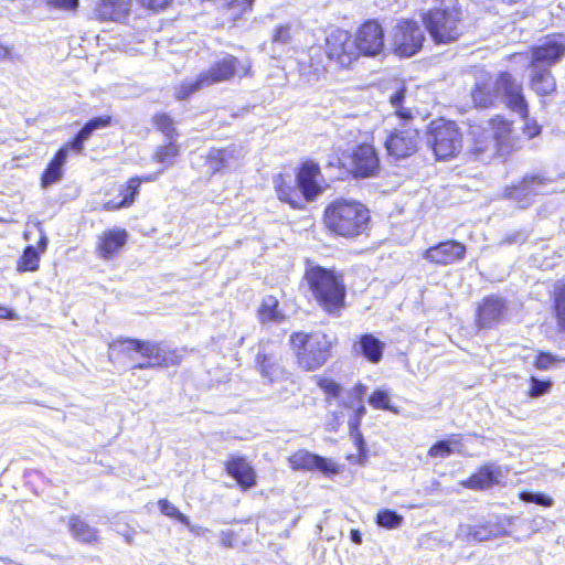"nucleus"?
I'll list each match as a JSON object with an SVG mask.
<instances>
[{
    "label": "nucleus",
    "instance_id": "obj_59",
    "mask_svg": "<svg viewBox=\"0 0 565 565\" xmlns=\"http://www.w3.org/2000/svg\"><path fill=\"white\" fill-rule=\"evenodd\" d=\"M235 541V534L232 531L222 532L220 542L224 547H232Z\"/></svg>",
    "mask_w": 565,
    "mask_h": 565
},
{
    "label": "nucleus",
    "instance_id": "obj_49",
    "mask_svg": "<svg viewBox=\"0 0 565 565\" xmlns=\"http://www.w3.org/2000/svg\"><path fill=\"white\" fill-rule=\"evenodd\" d=\"M292 41V25L285 23L275 26L271 34V42L278 44H288Z\"/></svg>",
    "mask_w": 565,
    "mask_h": 565
},
{
    "label": "nucleus",
    "instance_id": "obj_28",
    "mask_svg": "<svg viewBox=\"0 0 565 565\" xmlns=\"http://www.w3.org/2000/svg\"><path fill=\"white\" fill-rule=\"evenodd\" d=\"M68 151L62 146L55 151L49 163L41 172L40 183L42 188H47L60 181L64 173V164L66 163Z\"/></svg>",
    "mask_w": 565,
    "mask_h": 565
},
{
    "label": "nucleus",
    "instance_id": "obj_1",
    "mask_svg": "<svg viewBox=\"0 0 565 565\" xmlns=\"http://www.w3.org/2000/svg\"><path fill=\"white\" fill-rule=\"evenodd\" d=\"M321 225L328 236L349 242L369 237L372 212L365 203L353 198H335L322 210Z\"/></svg>",
    "mask_w": 565,
    "mask_h": 565
},
{
    "label": "nucleus",
    "instance_id": "obj_41",
    "mask_svg": "<svg viewBox=\"0 0 565 565\" xmlns=\"http://www.w3.org/2000/svg\"><path fill=\"white\" fill-rule=\"evenodd\" d=\"M255 365L263 377L273 381L278 369V362L273 354L259 351L255 358Z\"/></svg>",
    "mask_w": 565,
    "mask_h": 565
},
{
    "label": "nucleus",
    "instance_id": "obj_23",
    "mask_svg": "<svg viewBox=\"0 0 565 565\" xmlns=\"http://www.w3.org/2000/svg\"><path fill=\"white\" fill-rule=\"evenodd\" d=\"M502 472L494 463L479 466L469 477L461 480L459 484L468 490L484 491L501 483Z\"/></svg>",
    "mask_w": 565,
    "mask_h": 565
},
{
    "label": "nucleus",
    "instance_id": "obj_7",
    "mask_svg": "<svg viewBox=\"0 0 565 565\" xmlns=\"http://www.w3.org/2000/svg\"><path fill=\"white\" fill-rule=\"evenodd\" d=\"M427 147L436 161H450L463 150V134L459 125L445 117L431 119L425 129Z\"/></svg>",
    "mask_w": 565,
    "mask_h": 565
},
{
    "label": "nucleus",
    "instance_id": "obj_27",
    "mask_svg": "<svg viewBox=\"0 0 565 565\" xmlns=\"http://www.w3.org/2000/svg\"><path fill=\"white\" fill-rule=\"evenodd\" d=\"M132 0H97L95 15L98 21H118L130 12Z\"/></svg>",
    "mask_w": 565,
    "mask_h": 565
},
{
    "label": "nucleus",
    "instance_id": "obj_17",
    "mask_svg": "<svg viewBox=\"0 0 565 565\" xmlns=\"http://www.w3.org/2000/svg\"><path fill=\"white\" fill-rule=\"evenodd\" d=\"M488 129L490 138L493 141L494 153L497 156H507L516 149L513 129V121L503 115L497 114L489 118Z\"/></svg>",
    "mask_w": 565,
    "mask_h": 565
},
{
    "label": "nucleus",
    "instance_id": "obj_24",
    "mask_svg": "<svg viewBox=\"0 0 565 565\" xmlns=\"http://www.w3.org/2000/svg\"><path fill=\"white\" fill-rule=\"evenodd\" d=\"M114 119L110 115L96 116L88 119L83 127L65 143L62 145L68 152L82 154L85 142L92 137L95 130L105 129L111 126Z\"/></svg>",
    "mask_w": 565,
    "mask_h": 565
},
{
    "label": "nucleus",
    "instance_id": "obj_34",
    "mask_svg": "<svg viewBox=\"0 0 565 565\" xmlns=\"http://www.w3.org/2000/svg\"><path fill=\"white\" fill-rule=\"evenodd\" d=\"M256 315L260 323L281 322L285 319L279 299L274 295H267L262 298Z\"/></svg>",
    "mask_w": 565,
    "mask_h": 565
},
{
    "label": "nucleus",
    "instance_id": "obj_15",
    "mask_svg": "<svg viewBox=\"0 0 565 565\" xmlns=\"http://www.w3.org/2000/svg\"><path fill=\"white\" fill-rule=\"evenodd\" d=\"M466 256V244L454 238L437 242L422 253V257L428 264L439 267L459 264Z\"/></svg>",
    "mask_w": 565,
    "mask_h": 565
},
{
    "label": "nucleus",
    "instance_id": "obj_16",
    "mask_svg": "<svg viewBox=\"0 0 565 565\" xmlns=\"http://www.w3.org/2000/svg\"><path fill=\"white\" fill-rule=\"evenodd\" d=\"M288 466L294 471H319L332 477L340 472V465L331 459L313 454L307 449H298L287 458Z\"/></svg>",
    "mask_w": 565,
    "mask_h": 565
},
{
    "label": "nucleus",
    "instance_id": "obj_32",
    "mask_svg": "<svg viewBox=\"0 0 565 565\" xmlns=\"http://www.w3.org/2000/svg\"><path fill=\"white\" fill-rule=\"evenodd\" d=\"M46 248V237L42 236L38 242V247L28 245L17 260L18 273L36 271L40 267L41 253Z\"/></svg>",
    "mask_w": 565,
    "mask_h": 565
},
{
    "label": "nucleus",
    "instance_id": "obj_47",
    "mask_svg": "<svg viewBox=\"0 0 565 565\" xmlns=\"http://www.w3.org/2000/svg\"><path fill=\"white\" fill-rule=\"evenodd\" d=\"M529 382L530 387L526 395L531 398H536L546 394L552 387V382L550 380H539L537 377L531 376Z\"/></svg>",
    "mask_w": 565,
    "mask_h": 565
},
{
    "label": "nucleus",
    "instance_id": "obj_50",
    "mask_svg": "<svg viewBox=\"0 0 565 565\" xmlns=\"http://www.w3.org/2000/svg\"><path fill=\"white\" fill-rule=\"evenodd\" d=\"M558 362V359L548 351H539L534 358L533 365L536 370L545 371Z\"/></svg>",
    "mask_w": 565,
    "mask_h": 565
},
{
    "label": "nucleus",
    "instance_id": "obj_35",
    "mask_svg": "<svg viewBox=\"0 0 565 565\" xmlns=\"http://www.w3.org/2000/svg\"><path fill=\"white\" fill-rule=\"evenodd\" d=\"M551 312L557 331L565 333V281L558 282L551 297Z\"/></svg>",
    "mask_w": 565,
    "mask_h": 565
},
{
    "label": "nucleus",
    "instance_id": "obj_61",
    "mask_svg": "<svg viewBox=\"0 0 565 565\" xmlns=\"http://www.w3.org/2000/svg\"><path fill=\"white\" fill-rule=\"evenodd\" d=\"M12 57V47L0 41V60H9Z\"/></svg>",
    "mask_w": 565,
    "mask_h": 565
},
{
    "label": "nucleus",
    "instance_id": "obj_58",
    "mask_svg": "<svg viewBox=\"0 0 565 565\" xmlns=\"http://www.w3.org/2000/svg\"><path fill=\"white\" fill-rule=\"evenodd\" d=\"M130 179H134L136 188L139 191L142 183L156 181L157 174L149 173V174H145V175H134V177H130Z\"/></svg>",
    "mask_w": 565,
    "mask_h": 565
},
{
    "label": "nucleus",
    "instance_id": "obj_42",
    "mask_svg": "<svg viewBox=\"0 0 565 565\" xmlns=\"http://www.w3.org/2000/svg\"><path fill=\"white\" fill-rule=\"evenodd\" d=\"M140 342V339L120 337L114 339L108 348L117 355L127 356L139 352Z\"/></svg>",
    "mask_w": 565,
    "mask_h": 565
},
{
    "label": "nucleus",
    "instance_id": "obj_45",
    "mask_svg": "<svg viewBox=\"0 0 565 565\" xmlns=\"http://www.w3.org/2000/svg\"><path fill=\"white\" fill-rule=\"evenodd\" d=\"M403 522V516L391 509H382L376 514V524L384 529H396Z\"/></svg>",
    "mask_w": 565,
    "mask_h": 565
},
{
    "label": "nucleus",
    "instance_id": "obj_43",
    "mask_svg": "<svg viewBox=\"0 0 565 565\" xmlns=\"http://www.w3.org/2000/svg\"><path fill=\"white\" fill-rule=\"evenodd\" d=\"M316 384L323 392L327 402L339 398L343 391L340 383L327 376H318L316 379Z\"/></svg>",
    "mask_w": 565,
    "mask_h": 565
},
{
    "label": "nucleus",
    "instance_id": "obj_57",
    "mask_svg": "<svg viewBox=\"0 0 565 565\" xmlns=\"http://www.w3.org/2000/svg\"><path fill=\"white\" fill-rule=\"evenodd\" d=\"M488 140L487 137H482L481 139H476L473 141L471 151L476 154L483 153L488 150Z\"/></svg>",
    "mask_w": 565,
    "mask_h": 565
},
{
    "label": "nucleus",
    "instance_id": "obj_48",
    "mask_svg": "<svg viewBox=\"0 0 565 565\" xmlns=\"http://www.w3.org/2000/svg\"><path fill=\"white\" fill-rule=\"evenodd\" d=\"M519 498L523 502L535 503L544 508H550L554 503L553 498L544 493H531L527 491H521L519 493Z\"/></svg>",
    "mask_w": 565,
    "mask_h": 565
},
{
    "label": "nucleus",
    "instance_id": "obj_5",
    "mask_svg": "<svg viewBox=\"0 0 565 565\" xmlns=\"http://www.w3.org/2000/svg\"><path fill=\"white\" fill-rule=\"evenodd\" d=\"M327 162L328 168L337 169L343 180L375 178L382 170V159L373 135L348 150L332 152Z\"/></svg>",
    "mask_w": 565,
    "mask_h": 565
},
{
    "label": "nucleus",
    "instance_id": "obj_11",
    "mask_svg": "<svg viewBox=\"0 0 565 565\" xmlns=\"http://www.w3.org/2000/svg\"><path fill=\"white\" fill-rule=\"evenodd\" d=\"M189 353L186 347L167 349L162 342L141 340L138 354L145 359L134 369H167L171 366H180L185 355Z\"/></svg>",
    "mask_w": 565,
    "mask_h": 565
},
{
    "label": "nucleus",
    "instance_id": "obj_46",
    "mask_svg": "<svg viewBox=\"0 0 565 565\" xmlns=\"http://www.w3.org/2000/svg\"><path fill=\"white\" fill-rule=\"evenodd\" d=\"M473 103L483 108L494 106V99L491 90L484 84H477L472 89Z\"/></svg>",
    "mask_w": 565,
    "mask_h": 565
},
{
    "label": "nucleus",
    "instance_id": "obj_4",
    "mask_svg": "<svg viewBox=\"0 0 565 565\" xmlns=\"http://www.w3.org/2000/svg\"><path fill=\"white\" fill-rule=\"evenodd\" d=\"M435 6L424 10L419 18L431 42L449 45L459 41L467 32L466 12L458 0H434Z\"/></svg>",
    "mask_w": 565,
    "mask_h": 565
},
{
    "label": "nucleus",
    "instance_id": "obj_44",
    "mask_svg": "<svg viewBox=\"0 0 565 565\" xmlns=\"http://www.w3.org/2000/svg\"><path fill=\"white\" fill-rule=\"evenodd\" d=\"M158 508L162 515L172 519L174 521H178L179 523L189 526L190 520L189 518L183 514L173 503H171L168 499L161 498L157 502Z\"/></svg>",
    "mask_w": 565,
    "mask_h": 565
},
{
    "label": "nucleus",
    "instance_id": "obj_51",
    "mask_svg": "<svg viewBox=\"0 0 565 565\" xmlns=\"http://www.w3.org/2000/svg\"><path fill=\"white\" fill-rule=\"evenodd\" d=\"M44 3L51 9L74 12L79 6V0H44Z\"/></svg>",
    "mask_w": 565,
    "mask_h": 565
},
{
    "label": "nucleus",
    "instance_id": "obj_64",
    "mask_svg": "<svg viewBox=\"0 0 565 565\" xmlns=\"http://www.w3.org/2000/svg\"><path fill=\"white\" fill-rule=\"evenodd\" d=\"M124 537H125V540H126V542H127V543H132V541H134V540H132V535L125 534V535H124Z\"/></svg>",
    "mask_w": 565,
    "mask_h": 565
},
{
    "label": "nucleus",
    "instance_id": "obj_18",
    "mask_svg": "<svg viewBox=\"0 0 565 565\" xmlns=\"http://www.w3.org/2000/svg\"><path fill=\"white\" fill-rule=\"evenodd\" d=\"M247 68L242 65L241 60L233 55L226 54L220 60L214 61L205 71L201 72L205 84L209 86L232 81L236 76L247 74Z\"/></svg>",
    "mask_w": 565,
    "mask_h": 565
},
{
    "label": "nucleus",
    "instance_id": "obj_6",
    "mask_svg": "<svg viewBox=\"0 0 565 565\" xmlns=\"http://www.w3.org/2000/svg\"><path fill=\"white\" fill-rule=\"evenodd\" d=\"M337 344V337L323 330H299L289 335L295 364L307 373L324 366L333 356Z\"/></svg>",
    "mask_w": 565,
    "mask_h": 565
},
{
    "label": "nucleus",
    "instance_id": "obj_52",
    "mask_svg": "<svg viewBox=\"0 0 565 565\" xmlns=\"http://www.w3.org/2000/svg\"><path fill=\"white\" fill-rule=\"evenodd\" d=\"M139 4L152 13H158L167 9L172 0H138Z\"/></svg>",
    "mask_w": 565,
    "mask_h": 565
},
{
    "label": "nucleus",
    "instance_id": "obj_29",
    "mask_svg": "<svg viewBox=\"0 0 565 565\" xmlns=\"http://www.w3.org/2000/svg\"><path fill=\"white\" fill-rule=\"evenodd\" d=\"M535 70L530 77V87L540 97L541 103L545 105L544 99L556 93V81L550 68Z\"/></svg>",
    "mask_w": 565,
    "mask_h": 565
},
{
    "label": "nucleus",
    "instance_id": "obj_21",
    "mask_svg": "<svg viewBox=\"0 0 565 565\" xmlns=\"http://www.w3.org/2000/svg\"><path fill=\"white\" fill-rule=\"evenodd\" d=\"M224 471L236 481L241 491L257 484V473L249 460L242 455H232L224 461Z\"/></svg>",
    "mask_w": 565,
    "mask_h": 565
},
{
    "label": "nucleus",
    "instance_id": "obj_13",
    "mask_svg": "<svg viewBox=\"0 0 565 565\" xmlns=\"http://www.w3.org/2000/svg\"><path fill=\"white\" fill-rule=\"evenodd\" d=\"M529 66L550 68L565 56V35L559 32L546 34L539 44L530 46Z\"/></svg>",
    "mask_w": 565,
    "mask_h": 565
},
{
    "label": "nucleus",
    "instance_id": "obj_60",
    "mask_svg": "<svg viewBox=\"0 0 565 565\" xmlns=\"http://www.w3.org/2000/svg\"><path fill=\"white\" fill-rule=\"evenodd\" d=\"M0 319L14 320L17 319V315L12 309L0 305Z\"/></svg>",
    "mask_w": 565,
    "mask_h": 565
},
{
    "label": "nucleus",
    "instance_id": "obj_14",
    "mask_svg": "<svg viewBox=\"0 0 565 565\" xmlns=\"http://www.w3.org/2000/svg\"><path fill=\"white\" fill-rule=\"evenodd\" d=\"M495 90L504 98L505 106L522 119L530 116L529 103L523 93L522 84L508 71L498 73Z\"/></svg>",
    "mask_w": 565,
    "mask_h": 565
},
{
    "label": "nucleus",
    "instance_id": "obj_38",
    "mask_svg": "<svg viewBox=\"0 0 565 565\" xmlns=\"http://www.w3.org/2000/svg\"><path fill=\"white\" fill-rule=\"evenodd\" d=\"M151 122L154 129L162 134L167 139H175L179 137L175 122L168 113H154L151 117Z\"/></svg>",
    "mask_w": 565,
    "mask_h": 565
},
{
    "label": "nucleus",
    "instance_id": "obj_9",
    "mask_svg": "<svg viewBox=\"0 0 565 565\" xmlns=\"http://www.w3.org/2000/svg\"><path fill=\"white\" fill-rule=\"evenodd\" d=\"M384 148L388 157L404 160L415 156L422 148V131L412 121H402L386 136Z\"/></svg>",
    "mask_w": 565,
    "mask_h": 565
},
{
    "label": "nucleus",
    "instance_id": "obj_33",
    "mask_svg": "<svg viewBox=\"0 0 565 565\" xmlns=\"http://www.w3.org/2000/svg\"><path fill=\"white\" fill-rule=\"evenodd\" d=\"M463 435L451 434L446 439L434 443L427 450L429 458H447L452 454H460L463 448Z\"/></svg>",
    "mask_w": 565,
    "mask_h": 565
},
{
    "label": "nucleus",
    "instance_id": "obj_19",
    "mask_svg": "<svg viewBox=\"0 0 565 565\" xmlns=\"http://www.w3.org/2000/svg\"><path fill=\"white\" fill-rule=\"evenodd\" d=\"M507 311V301L498 295L483 297L477 305L475 326L478 329H491L502 321Z\"/></svg>",
    "mask_w": 565,
    "mask_h": 565
},
{
    "label": "nucleus",
    "instance_id": "obj_8",
    "mask_svg": "<svg viewBox=\"0 0 565 565\" xmlns=\"http://www.w3.org/2000/svg\"><path fill=\"white\" fill-rule=\"evenodd\" d=\"M355 44L351 31L332 28L326 32L321 49L329 64L335 70L352 71L361 58Z\"/></svg>",
    "mask_w": 565,
    "mask_h": 565
},
{
    "label": "nucleus",
    "instance_id": "obj_40",
    "mask_svg": "<svg viewBox=\"0 0 565 565\" xmlns=\"http://www.w3.org/2000/svg\"><path fill=\"white\" fill-rule=\"evenodd\" d=\"M367 402L374 409L387 411L395 415L401 412L399 407L392 403L391 394L385 390H374L370 394Z\"/></svg>",
    "mask_w": 565,
    "mask_h": 565
},
{
    "label": "nucleus",
    "instance_id": "obj_53",
    "mask_svg": "<svg viewBox=\"0 0 565 565\" xmlns=\"http://www.w3.org/2000/svg\"><path fill=\"white\" fill-rule=\"evenodd\" d=\"M255 0H228L225 3L227 9L237 10L239 14L249 11Z\"/></svg>",
    "mask_w": 565,
    "mask_h": 565
},
{
    "label": "nucleus",
    "instance_id": "obj_12",
    "mask_svg": "<svg viewBox=\"0 0 565 565\" xmlns=\"http://www.w3.org/2000/svg\"><path fill=\"white\" fill-rule=\"evenodd\" d=\"M352 34L361 57H376L384 53L386 32L379 19L364 20Z\"/></svg>",
    "mask_w": 565,
    "mask_h": 565
},
{
    "label": "nucleus",
    "instance_id": "obj_20",
    "mask_svg": "<svg viewBox=\"0 0 565 565\" xmlns=\"http://www.w3.org/2000/svg\"><path fill=\"white\" fill-rule=\"evenodd\" d=\"M129 234L124 227H111L97 235L95 244V254L103 260H113L116 258L126 244Z\"/></svg>",
    "mask_w": 565,
    "mask_h": 565
},
{
    "label": "nucleus",
    "instance_id": "obj_55",
    "mask_svg": "<svg viewBox=\"0 0 565 565\" xmlns=\"http://www.w3.org/2000/svg\"><path fill=\"white\" fill-rule=\"evenodd\" d=\"M366 414V408L363 404H360L358 407H355L353 415L350 417L348 422V427H360L362 423V418Z\"/></svg>",
    "mask_w": 565,
    "mask_h": 565
},
{
    "label": "nucleus",
    "instance_id": "obj_36",
    "mask_svg": "<svg viewBox=\"0 0 565 565\" xmlns=\"http://www.w3.org/2000/svg\"><path fill=\"white\" fill-rule=\"evenodd\" d=\"M180 156V145L175 139H168V141L154 148L151 160L156 163L163 164L164 167H171Z\"/></svg>",
    "mask_w": 565,
    "mask_h": 565
},
{
    "label": "nucleus",
    "instance_id": "obj_31",
    "mask_svg": "<svg viewBox=\"0 0 565 565\" xmlns=\"http://www.w3.org/2000/svg\"><path fill=\"white\" fill-rule=\"evenodd\" d=\"M139 191L136 188L134 179H128L118 189L119 200H108L102 204V210L107 212H115L121 209H128L132 206L138 196Z\"/></svg>",
    "mask_w": 565,
    "mask_h": 565
},
{
    "label": "nucleus",
    "instance_id": "obj_62",
    "mask_svg": "<svg viewBox=\"0 0 565 565\" xmlns=\"http://www.w3.org/2000/svg\"><path fill=\"white\" fill-rule=\"evenodd\" d=\"M331 422L329 423L330 430H337L342 424V417L337 412L331 413Z\"/></svg>",
    "mask_w": 565,
    "mask_h": 565
},
{
    "label": "nucleus",
    "instance_id": "obj_26",
    "mask_svg": "<svg viewBox=\"0 0 565 565\" xmlns=\"http://www.w3.org/2000/svg\"><path fill=\"white\" fill-rule=\"evenodd\" d=\"M67 529L72 537L81 544L95 546L100 542L99 531L79 514L68 516Z\"/></svg>",
    "mask_w": 565,
    "mask_h": 565
},
{
    "label": "nucleus",
    "instance_id": "obj_39",
    "mask_svg": "<svg viewBox=\"0 0 565 565\" xmlns=\"http://www.w3.org/2000/svg\"><path fill=\"white\" fill-rule=\"evenodd\" d=\"M209 86L205 84L203 75L200 73L195 79L182 81L174 89V98L179 102L188 100L198 90Z\"/></svg>",
    "mask_w": 565,
    "mask_h": 565
},
{
    "label": "nucleus",
    "instance_id": "obj_2",
    "mask_svg": "<svg viewBox=\"0 0 565 565\" xmlns=\"http://www.w3.org/2000/svg\"><path fill=\"white\" fill-rule=\"evenodd\" d=\"M294 177L278 172L273 177L277 199L296 211H303L307 204L322 194V172L320 164L312 159L302 160L295 169Z\"/></svg>",
    "mask_w": 565,
    "mask_h": 565
},
{
    "label": "nucleus",
    "instance_id": "obj_10",
    "mask_svg": "<svg viewBox=\"0 0 565 565\" xmlns=\"http://www.w3.org/2000/svg\"><path fill=\"white\" fill-rule=\"evenodd\" d=\"M425 33L420 24L412 18L397 21L392 35V52L401 58H408L422 51Z\"/></svg>",
    "mask_w": 565,
    "mask_h": 565
},
{
    "label": "nucleus",
    "instance_id": "obj_63",
    "mask_svg": "<svg viewBox=\"0 0 565 565\" xmlns=\"http://www.w3.org/2000/svg\"><path fill=\"white\" fill-rule=\"evenodd\" d=\"M350 539L355 544H361L362 543V533L358 529H352L350 531Z\"/></svg>",
    "mask_w": 565,
    "mask_h": 565
},
{
    "label": "nucleus",
    "instance_id": "obj_56",
    "mask_svg": "<svg viewBox=\"0 0 565 565\" xmlns=\"http://www.w3.org/2000/svg\"><path fill=\"white\" fill-rule=\"evenodd\" d=\"M349 434L353 440V444L358 448V450L360 452H363L365 444H364L363 435L360 430V427H356V428L349 427Z\"/></svg>",
    "mask_w": 565,
    "mask_h": 565
},
{
    "label": "nucleus",
    "instance_id": "obj_37",
    "mask_svg": "<svg viewBox=\"0 0 565 565\" xmlns=\"http://www.w3.org/2000/svg\"><path fill=\"white\" fill-rule=\"evenodd\" d=\"M407 87L401 84L390 96L388 103L394 108L393 115L401 121H413L415 116L411 108L404 107Z\"/></svg>",
    "mask_w": 565,
    "mask_h": 565
},
{
    "label": "nucleus",
    "instance_id": "obj_54",
    "mask_svg": "<svg viewBox=\"0 0 565 565\" xmlns=\"http://www.w3.org/2000/svg\"><path fill=\"white\" fill-rule=\"evenodd\" d=\"M525 120V124L523 125L522 127V131L523 134L529 138V139H532V138H535L537 137L541 131H542V128L541 126L533 119H524Z\"/></svg>",
    "mask_w": 565,
    "mask_h": 565
},
{
    "label": "nucleus",
    "instance_id": "obj_25",
    "mask_svg": "<svg viewBox=\"0 0 565 565\" xmlns=\"http://www.w3.org/2000/svg\"><path fill=\"white\" fill-rule=\"evenodd\" d=\"M385 343L370 332L360 334L353 345L354 352L372 364L382 361Z\"/></svg>",
    "mask_w": 565,
    "mask_h": 565
},
{
    "label": "nucleus",
    "instance_id": "obj_30",
    "mask_svg": "<svg viewBox=\"0 0 565 565\" xmlns=\"http://www.w3.org/2000/svg\"><path fill=\"white\" fill-rule=\"evenodd\" d=\"M235 159V148L227 147H212L205 156V166L212 174L224 172Z\"/></svg>",
    "mask_w": 565,
    "mask_h": 565
},
{
    "label": "nucleus",
    "instance_id": "obj_22",
    "mask_svg": "<svg viewBox=\"0 0 565 565\" xmlns=\"http://www.w3.org/2000/svg\"><path fill=\"white\" fill-rule=\"evenodd\" d=\"M550 180L542 174H526L508 189L507 195L522 209L532 204L531 198L540 194L539 188Z\"/></svg>",
    "mask_w": 565,
    "mask_h": 565
},
{
    "label": "nucleus",
    "instance_id": "obj_3",
    "mask_svg": "<svg viewBox=\"0 0 565 565\" xmlns=\"http://www.w3.org/2000/svg\"><path fill=\"white\" fill-rule=\"evenodd\" d=\"M302 281L315 305L326 316L341 317L348 306V289L342 271L334 267L308 265Z\"/></svg>",
    "mask_w": 565,
    "mask_h": 565
}]
</instances>
